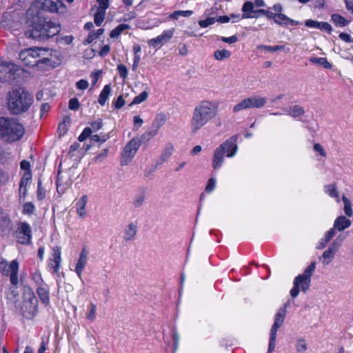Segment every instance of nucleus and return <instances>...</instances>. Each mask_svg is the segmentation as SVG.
I'll return each instance as SVG.
<instances>
[{
	"label": "nucleus",
	"instance_id": "nucleus-18",
	"mask_svg": "<svg viewBox=\"0 0 353 353\" xmlns=\"http://www.w3.org/2000/svg\"><path fill=\"white\" fill-rule=\"evenodd\" d=\"M88 254L89 252L86 247H83L81 250L79 258L77 260L75 267V272L77 274L79 278L81 277L82 272L87 264Z\"/></svg>",
	"mask_w": 353,
	"mask_h": 353
},
{
	"label": "nucleus",
	"instance_id": "nucleus-51",
	"mask_svg": "<svg viewBox=\"0 0 353 353\" xmlns=\"http://www.w3.org/2000/svg\"><path fill=\"white\" fill-rule=\"evenodd\" d=\"M92 129L91 128H85L81 134L79 136L78 140L81 142L85 141L88 137L91 136Z\"/></svg>",
	"mask_w": 353,
	"mask_h": 353
},
{
	"label": "nucleus",
	"instance_id": "nucleus-64",
	"mask_svg": "<svg viewBox=\"0 0 353 353\" xmlns=\"http://www.w3.org/2000/svg\"><path fill=\"white\" fill-rule=\"evenodd\" d=\"M221 41L227 43H234L238 41V38L236 35L231 36L230 37H221Z\"/></svg>",
	"mask_w": 353,
	"mask_h": 353
},
{
	"label": "nucleus",
	"instance_id": "nucleus-33",
	"mask_svg": "<svg viewBox=\"0 0 353 353\" xmlns=\"http://www.w3.org/2000/svg\"><path fill=\"white\" fill-rule=\"evenodd\" d=\"M310 61L312 63L323 66L324 68L330 69L332 64L325 57H311Z\"/></svg>",
	"mask_w": 353,
	"mask_h": 353
},
{
	"label": "nucleus",
	"instance_id": "nucleus-13",
	"mask_svg": "<svg viewBox=\"0 0 353 353\" xmlns=\"http://www.w3.org/2000/svg\"><path fill=\"white\" fill-rule=\"evenodd\" d=\"M32 230L30 225L26 222L19 223L16 231V238L17 241L23 245H28L30 243Z\"/></svg>",
	"mask_w": 353,
	"mask_h": 353
},
{
	"label": "nucleus",
	"instance_id": "nucleus-17",
	"mask_svg": "<svg viewBox=\"0 0 353 353\" xmlns=\"http://www.w3.org/2000/svg\"><path fill=\"white\" fill-rule=\"evenodd\" d=\"M174 32V29L165 30L161 35L149 40L148 44L157 47L159 45L165 43L173 37Z\"/></svg>",
	"mask_w": 353,
	"mask_h": 353
},
{
	"label": "nucleus",
	"instance_id": "nucleus-20",
	"mask_svg": "<svg viewBox=\"0 0 353 353\" xmlns=\"http://www.w3.org/2000/svg\"><path fill=\"white\" fill-rule=\"evenodd\" d=\"M137 223L135 222H132L128 224L124 229L123 231V240L125 241H132L137 233Z\"/></svg>",
	"mask_w": 353,
	"mask_h": 353
},
{
	"label": "nucleus",
	"instance_id": "nucleus-10",
	"mask_svg": "<svg viewBox=\"0 0 353 353\" xmlns=\"http://www.w3.org/2000/svg\"><path fill=\"white\" fill-rule=\"evenodd\" d=\"M0 272L7 276H10V283L17 285L18 284L19 263L17 260L8 262L5 259L0 261Z\"/></svg>",
	"mask_w": 353,
	"mask_h": 353
},
{
	"label": "nucleus",
	"instance_id": "nucleus-58",
	"mask_svg": "<svg viewBox=\"0 0 353 353\" xmlns=\"http://www.w3.org/2000/svg\"><path fill=\"white\" fill-rule=\"evenodd\" d=\"M113 105L116 109H120L125 105V101L122 95H120L115 101L113 102Z\"/></svg>",
	"mask_w": 353,
	"mask_h": 353
},
{
	"label": "nucleus",
	"instance_id": "nucleus-61",
	"mask_svg": "<svg viewBox=\"0 0 353 353\" xmlns=\"http://www.w3.org/2000/svg\"><path fill=\"white\" fill-rule=\"evenodd\" d=\"M319 29L321 30H324L328 33H330L332 30L331 25L327 22H320Z\"/></svg>",
	"mask_w": 353,
	"mask_h": 353
},
{
	"label": "nucleus",
	"instance_id": "nucleus-12",
	"mask_svg": "<svg viewBox=\"0 0 353 353\" xmlns=\"http://www.w3.org/2000/svg\"><path fill=\"white\" fill-rule=\"evenodd\" d=\"M166 121L167 117L164 113L160 112L157 114L151 125L150 130L143 134L142 139L148 141L157 135L159 129L165 123Z\"/></svg>",
	"mask_w": 353,
	"mask_h": 353
},
{
	"label": "nucleus",
	"instance_id": "nucleus-5",
	"mask_svg": "<svg viewBox=\"0 0 353 353\" xmlns=\"http://www.w3.org/2000/svg\"><path fill=\"white\" fill-rule=\"evenodd\" d=\"M50 54L48 48H26L19 53V59L22 63L28 67H33L40 63H47L50 61L48 57Z\"/></svg>",
	"mask_w": 353,
	"mask_h": 353
},
{
	"label": "nucleus",
	"instance_id": "nucleus-25",
	"mask_svg": "<svg viewBox=\"0 0 353 353\" xmlns=\"http://www.w3.org/2000/svg\"><path fill=\"white\" fill-rule=\"evenodd\" d=\"M87 202L88 196L86 195H83L76 203L77 213L81 219H84L87 215V212L85 208Z\"/></svg>",
	"mask_w": 353,
	"mask_h": 353
},
{
	"label": "nucleus",
	"instance_id": "nucleus-45",
	"mask_svg": "<svg viewBox=\"0 0 353 353\" xmlns=\"http://www.w3.org/2000/svg\"><path fill=\"white\" fill-rule=\"evenodd\" d=\"M105 12L103 10H98L94 14V21L97 26H99L104 20Z\"/></svg>",
	"mask_w": 353,
	"mask_h": 353
},
{
	"label": "nucleus",
	"instance_id": "nucleus-21",
	"mask_svg": "<svg viewBox=\"0 0 353 353\" xmlns=\"http://www.w3.org/2000/svg\"><path fill=\"white\" fill-rule=\"evenodd\" d=\"M225 153L219 146L215 150L212 158V166L214 170L220 168L224 161Z\"/></svg>",
	"mask_w": 353,
	"mask_h": 353
},
{
	"label": "nucleus",
	"instance_id": "nucleus-15",
	"mask_svg": "<svg viewBox=\"0 0 353 353\" xmlns=\"http://www.w3.org/2000/svg\"><path fill=\"white\" fill-rule=\"evenodd\" d=\"M41 2V8L50 12H62L65 8L64 4L61 0H36Z\"/></svg>",
	"mask_w": 353,
	"mask_h": 353
},
{
	"label": "nucleus",
	"instance_id": "nucleus-50",
	"mask_svg": "<svg viewBox=\"0 0 353 353\" xmlns=\"http://www.w3.org/2000/svg\"><path fill=\"white\" fill-rule=\"evenodd\" d=\"M276 334L270 332V342H269V346H268V353H271L272 351H274L276 345Z\"/></svg>",
	"mask_w": 353,
	"mask_h": 353
},
{
	"label": "nucleus",
	"instance_id": "nucleus-43",
	"mask_svg": "<svg viewBox=\"0 0 353 353\" xmlns=\"http://www.w3.org/2000/svg\"><path fill=\"white\" fill-rule=\"evenodd\" d=\"M256 48L259 50H263L265 51L273 52H276L277 50H283L285 47H284V46H265V45H259Z\"/></svg>",
	"mask_w": 353,
	"mask_h": 353
},
{
	"label": "nucleus",
	"instance_id": "nucleus-4",
	"mask_svg": "<svg viewBox=\"0 0 353 353\" xmlns=\"http://www.w3.org/2000/svg\"><path fill=\"white\" fill-rule=\"evenodd\" d=\"M8 108L14 114L26 112L32 103V98L27 92L14 89L8 93Z\"/></svg>",
	"mask_w": 353,
	"mask_h": 353
},
{
	"label": "nucleus",
	"instance_id": "nucleus-24",
	"mask_svg": "<svg viewBox=\"0 0 353 353\" xmlns=\"http://www.w3.org/2000/svg\"><path fill=\"white\" fill-rule=\"evenodd\" d=\"M338 250L334 247H332V245H330L328 248L322 254L323 265H327L332 261Z\"/></svg>",
	"mask_w": 353,
	"mask_h": 353
},
{
	"label": "nucleus",
	"instance_id": "nucleus-28",
	"mask_svg": "<svg viewBox=\"0 0 353 353\" xmlns=\"http://www.w3.org/2000/svg\"><path fill=\"white\" fill-rule=\"evenodd\" d=\"M334 236L333 230H329L325 232L324 236L321 239L318 244L316 245V248L319 250H322L325 248L327 243L330 241V240Z\"/></svg>",
	"mask_w": 353,
	"mask_h": 353
},
{
	"label": "nucleus",
	"instance_id": "nucleus-27",
	"mask_svg": "<svg viewBox=\"0 0 353 353\" xmlns=\"http://www.w3.org/2000/svg\"><path fill=\"white\" fill-rule=\"evenodd\" d=\"M37 294L42 303L48 305L50 302L49 290L47 288L41 285L37 289Z\"/></svg>",
	"mask_w": 353,
	"mask_h": 353
},
{
	"label": "nucleus",
	"instance_id": "nucleus-49",
	"mask_svg": "<svg viewBox=\"0 0 353 353\" xmlns=\"http://www.w3.org/2000/svg\"><path fill=\"white\" fill-rule=\"evenodd\" d=\"M96 305L93 303L90 304V309L86 314V318L91 322L94 321L96 318Z\"/></svg>",
	"mask_w": 353,
	"mask_h": 353
},
{
	"label": "nucleus",
	"instance_id": "nucleus-48",
	"mask_svg": "<svg viewBox=\"0 0 353 353\" xmlns=\"http://www.w3.org/2000/svg\"><path fill=\"white\" fill-rule=\"evenodd\" d=\"M32 176L30 172H26L20 181L19 185L23 187H28L29 185Z\"/></svg>",
	"mask_w": 353,
	"mask_h": 353
},
{
	"label": "nucleus",
	"instance_id": "nucleus-55",
	"mask_svg": "<svg viewBox=\"0 0 353 353\" xmlns=\"http://www.w3.org/2000/svg\"><path fill=\"white\" fill-rule=\"evenodd\" d=\"M79 103L77 98L70 99L68 106L70 110H77L79 108Z\"/></svg>",
	"mask_w": 353,
	"mask_h": 353
},
{
	"label": "nucleus",
	"instance_id": "nucleus-63",
	"mask_svg": "<svg viewBox=\"0 0 353 353\" xmlns=\"http://www.w3.org/2000/svg\"><path fill=\"white\" fill-rule=\"evenodd\" d=\"M76 85L79 90H85L88 87V82L86 80L81 79L77 82Z\"/></svg>",
	"mask_w": 353,
	"mask_h": 353
},
{
	"label": "nucleus",
	"instance_id": "nucleus-2",
	"mask_svg": "<svg viewBox=\"0 0 353 353\" xmlns=\"http://www.w3.org/2000/svg\"><path fill=\"white\" fill-rule=\"evenodd\" d=\"M27 23L31 29L26 31V34L38 41L47 40L61 31L59 24L52 21H42L37 14H34L30 9L27 12Z\"/></svg>",
	"mask_w": 353,
	"mask_h": 353
},
{
	"label": "nucleus",
	"instance_id": "nucleus-56",
	"mask_svg": "<svg viewBox=\"0 0 353 353\" xmlns=\"http://www.w3.org/2000/svg\"><path fill=\"white\" fill-rule=\"evenodd\" d=\"M134 122V130H138L139 128L142 125L143 121V119L139 115H136L133 118Z\"/></svg>",
	"mask_w": 353,
	"mask_h": 353
},
{
	"label": "nucleus",
	"instance_id": "nucleus-34",
	"mask_svg": "<svg viewBox=\"0 0 353 353\" xmlns=\"http://www.w3.org/2000/svg\"><path fill=\"white\" fill-rule=\"evenodd\" d=\"M130 28V26L128 24H119L118 26H117L115 28H114L110 34V36L112 38H117L118 37L124 30H128Z\"/></svg>",
	"mask_w": 353,
	"mask_h": 353
},
{
	"label": "nucleus",
	"instance_id": "nucleus-54",
	"mask_svg": "<svg viewBox=\"0 0 353 353\" xmlns=\"http://www.w3.org/2000/svg\"><path fill=\"white\" fill-rule=\"evenodd\" d=\"M92 131H98L103 127L102 119H98L97 121L90 123Z\"/></svg>",
	"mask_w": 353,
	"mask_h": 353
},
{
	"label": "nucleus",
	"instance_id": "nucleus-22",
	"mask_svg": "<svg viewBox=\"0 0 353 353\" xmlns=\"http://www.w3.org/2000/svg\"><path fill=\"white\" fill-rule=\"evenodd\" d=\"M254 6L251 1L245 2L242 7V19L258 18L259 15L254 14Z\"/></svg>",
	"mask_w": 353,
	"mask_h": 353
},
{
	"label": "nucleus",
	"instance_id": "nucleus-47",
	"mask_svg": "<svg viewBox=\"0 0 353 353\" xmlns=\"http://www.w3.org/2000/svg\"><path fill=\"white\" fill-rule=\"evenodd\" d=\"M35 210L34 205L31 202L25 203L23 207V213L25 214H32Z\"/></svg>",
	"mask_w": 353,
	"mask_h": 353
},
{
	"label": "nucleus",
	"instance_id": "nucleus-42",
	"mask_svg": "<svg viewBox=\"0 0 353 353\" xmlns=\"http://www.w3.org/2000/svg\"><path fill=\"white\" fill-rule=\"evenodd\" d=\"M148 97V93L146 91H143L140 93L138 96L135 97L130 104V106H132L135 104H139L143 101H145Z\"/></svg>",
	"mask_w": 353,
	"mask_h": 353
},
{
	"label": "nucleus",
	"instance_id": "nucleus-19",
	"mask_svg": "<svg viewBox=\"0 0 353 353\" xmlns=\"http://www.w3.org/2000/svg\"><path fill=\"white\" fill-rule=\"evenodd\" d=\"M288 305V303H285L283 307H281L277 313L275 315L274 317V323L271 328L270 332L272 333H277L278 329L283 324L285 316L286 314V308Z\"/></svg>",
	"mask_w": 353,
	"mask_h": 353
},
{
	"label": "nucleus",
	"instance_id": "nucleus-30",
	"mask_svg": "<svg viewBox=\"0 0 353 353\" xmlns=\"http://www.w3.org/2000/svg\"><path fill=\"white\" fill-rule=\"evenodd\" d=\"M145 200V193L144 191H140L136 194L133 198L132 205L135 208H141Z\"/></svg>",
	"mask_w": 353,
	"mask_h": 353
},
{
	"label": "nucleus",
	"instance_id": "nucleus-26",
	"mask_svg": "<svg viewBox=\"0 0 353 353\" xmlns=\"http://www.w3.org/2000/svg\"><path fill=\"white\" fill-rule=\"evenodd\" d=\"M275 23L285 26L288 25L296 26L299 23V21H294L282 13H276Z\"/></svg>",
	"mask_w": 353,
	"mask_h": 353
},
{
	"label": "nucleus",
	"instance_id": "nucleus-38",
	"mask_svg": "<svg viewBox=\"0 0 353 353\" xmlns=\"http://www.w3.org/2000/svg\"><path fill=\"white\" fill-rule=\"evenodd\" d=\"M104 32V29L99 28L96 32H91L86 40L83 41L84 45L90 44L91 43L94 39H97L99 36L103 34Z\"/></svg>",
	"mask_w": 353,
	"mask_h": 353
},
{
	"label": "nucleus",
	"instance_id": "nucleus-37",
	"mask_svg": "<svg viewBox=\"0 0 353 353\" xmlns=\"http://www.w3.org/2000/svg\"><path fill=\"white\" fill-rule=\"evenodd\" d=\"M342 201L344 204L343 210L346 216L351 217L353 215L351 201L344 195L342 196Z\"/></svg>",
	"mask_w": 353,
	"mask_h": 353
},
{
	"label": "nucleus",
	"instance_id": "nucleus-31",
	"mask_svg": "<svg viewBox=\"0 0 353 353\" xmlns=\"http://www.w3.org/2000/svg\"><path fill=\"white\" fill-rule=\"evenodd\" d=\"M111 92V87L110 85H105L101 90L98 99L99 103L101 105H104Z\"/></svg>",
	"mask_w": 353,
	"mask_h": 353
},
{
	"label": "nucleus",
	"instance_id": "nucleus-32",
	"mask_svg": "<svg viewBox=\"0 0 353 353\" xmlns=\"http://www.w3.org/2000/svg\"><path fill=\"white\" fill-rule=\"evenodd\" d=\"M325 192L331 197L335 198L337 202L340 201L339 194L336 184H329L324 186Z\"/></svg>",
	"mask_w": 353,
	"mask_h": 353
},
{
	"label": "nucleus",
	"instance_id": "nucleus-40",
	"mask_svg": "<svg viewBox=\"0 0 353 353\" xmlns=\"http://www.w3.org/2000/svg\"><path fill=\"white\" fill-rule=\"evenodd\" d=\"M332 20L336 26H339L340 27H344L348 23L347 21L343 17L337 14L332 15Z\"/></svg>",
	"mask_w": 353,
	"mask_h": 353
},
{
	"label": "nucleus",
	"instance_id": "nucleus-52",
	"mask_svg": "<svg viewBox=\"0 0 353 353\" xmlns=\"http://www.w3.org/2000/svg\"><path fill=\"white\" fill-rule=\"evenodd\" d=\"M117 70L120 77L125 80L128 77V69L125 65L119 64L117 65Z\"/></svg>",
	"mask_w": 353,
	"mask_h": 353
},
{
	"label": "nucleus",
	"instance_id": "nucleus-46",
	"mask_svg": "<svg viewBox=\"0 0 353 353\" xmlns=\"http://www.w3.org/2000/svg\"><path fill=\"white\" fill-rule=\"evenodd\" d=\"M45 197H46V190L41 186V181L39 179L38 181V185H37V198L38 200L42 201L45 199Z\"/></svg>",
	"mask_w": 353,
	"mask_h": 353
},
{
	"label": "nucleus",
	"instance_id": "nucleus-35",
	"mask_svg": "<svg viewBox=\"0 0 353 353\" xmlns=\"http://www.w3.org/2000/svg\"><path fill=\"white\" fill-rule=\"evenodd\" d=\"M173 152V146L168 145L167 146L163 151L162 152L161 157L159 158V164H162L163 162L166 161L172 155Z\"/></svg>",
	"mask_w": 353,
	"mask_h": 353
},
{
	"label": "nucleus",
	"instance_id": "nucleus-62",
	"mask_svg": "<svg viewBox=\"0 0 353 353\" xmlns=\"http://www.w3.org/2000/svg\"><path fill=\"white\" fill-rule=\"evenodd\" d=\"M99 4V7L97 8L98 10H103L105 12V10L109 6V0H97Z\"/></svg>",
	"mask_w": 353,
	"mask_h": 353
},
{
	"label": "nucleus",
	"instance_id": "nucleus-57",
	"mask_svg": "<svg viewBox=\"0 0 353 353\" xmlns=\"http://www.w3.org/2000/svg\"><path fill=\"white\" fill-rule=\"evenodd\" d=\"M216 185V179L214 178H210L208 181L207 185L205 187V191L210 192H212L214 188Z\"/></svg>",
	"mask_w": 353,
	"mask_h": 353
},
{
	"label": "nucleus",
	"instance_id": "nucleus-7",
	"mask_svg": "<svg viewBox=\"0 0 353 353\" xmlns=\"http://www.w3.org/2000/svg\"><path fill=\"white\" fill-rule=\"evenodd\" d=\"M21 313L26 319L33 318L38 310V300L34 292L28 288L23 293V300L21 307Z\"/></svg>",
	"mask_w": 353,
	"mask_h": 353
},
{
	"label": "nucleus",
	"instance_id": "nucleus-44",
	"mask_svg": "<svg viewBox=\"0 0 353 353\" xmlns=\"http://www.w3.org/2000/svg\"><path fill=\"white\" fill-rule=\"evenodd\" d=\"M296 350L297 352H305L307 350V345L303 339H299L296 343Z\"/></svg>",
	"mask_w": 353,
	"mask_h": 353
},
{
	"label": "nucleus",
	"instance_id": "nucleus-1",
	"mask_svg": "<svg viewBox=\"0 0 353 353\" xmlns=\"http://www.w3.org/2000/svg\"><path fill=\"white\" fill-rule=\"evenodd\" d=\"M219 104L216 101L202 100L194 106L190 122L192 134L197 133L203 127L214 120L219 112Z\"/></svg>",
	"mask_w": 353,
	"mask_h": 353
},
{
	"label": "nucleus",
	"instance_id": "nucleus-8",
	"mask_svg": "<svg viewBox=\"0 0 353 353\" xmlns=\"http://www.w3.org/2000/svg\"><path fill=\"white\" fill-rule=\"evenodd\" d=\"M267 101L268 99L266 97L258 94H253L240 101L233 107L232 111L234 113H236L247 109H259L265 106Z\"/></svg>",
	"mask_w": 353,
	"mask_h": 353
},
{
	"label": "nucleus",
	"instance_id": "nucleus-29",
	"mask_svg": "<svg viewBox=\"0 0 353 353\" xmlns=\"http://www.w3.org/2000/svg\"><path fill=\"white\" fill-rule=\"evenodd\" d=\"M304 108L299 105L290 106L288 110V114L294 119H299L305 114Z\"/></svg>",
	"mask_w": 353,
	"mask_h": 353
},
{
	"label": "nucleus",
	"instance_id": "nucleus-23",
	"mask_svg": "<svg viewBox=\"0 0 353 353\" xmlns=\"http://www.w3.org/2000/svg\"><path fill=\"white\" fill-rule=\"evenodd\" d=\"M52 263H50V265L52 268H53L54 272H57L60 268V264L61 261V247L56 246L53 249Z\"/></svg>",
	"mask_w": 353,
	"mask_h": 353
},
{
	"label": "nucleus",
	"instance_id": "nucleus-36",
	"mask_svg": "<svg viewBox=\"0 0 353 353\" xmlns=\"http://www.w3.org/2000/svg\"><path fill=\"white\" fill-rule=\"evenodd\" d=\"M231 56V52L227 50H217L214 52V57L217 61H223L228 59Z\"/></svg>",
	"mask_w": 353,
	"mask_h": 353
},
{
	"label": "nucleus",
	"instance_id": "nucleus-39",
	"mask_svg": "<svg viewBox=\"0 0 353 353\" xmlns=\"http://www.w3.org/2000/svg\"><path fill=\"white\" fill-rule=\"evenodd\" d=\"M193 14L192 10H176L170 15V18L177 20L179 17H188Z\"/></svg>",
	"mask_w": 353,
	"mask_h": 353
},
{
	"label": "nucleus",
	"instance_id": "nucleus-59",
	"mask_svg": "<svg viewBox=\"0 0 353 353\" xmlns=\"http://www.w3.org/2000/svg\"><path fill=\"white\" fill-rule=\"evenodd\" d=\"M319 24H320V22L315 21V20H312V19L306 20L305 22V25L307 27L312 28L319 29Z\"/></svg>",
	"mask_w": 353,
	"mask_h": 353
},
{
	"label": "nucleus",
	"instance_id": "nucleus-53",
	"mask_svg": "<svg viewBox=\"0 0 353 353\" xmlns=\"http://www.w3.org/2000/svg\"><path fill=\"white\" fill-rule=\"evenodd\" d=\"M216 21V19L214 17H209L205 20H201L199 21V24L201 28H207L209 26L214 23Z\"/></svg>",
	"mask_w": 353,
	"mask_h": 353
},
{
	"label": "nucleus",
	"instance_id": "nucleus-11",
	"mask_svg": "<svg viewBox=\"0 0 353 353\" xmlns=\"http://www.w3.org/2000/svg\"><path fill=\"white\" fill-rule=\"evenodd\" d=\"M19 68L14 63L0 59V83H10L15 79Z\"/></svg>",
	"mask_w": 353,
	"mask_h": 353
},
{
	"label": "nucleus",
	"instance_id": "nucleus-9",
	"mask_svg": "<svg viewBox=\"0 0 353 353\" xmlns=\"http://www.w3.org/2000/svg\"><path fill=\"white\" fill-rule=\"evenodd\" d=\"M142 137H135L131 139L124 147L121 156V165H127L134 157L137 152L141 142L145 141Z\"/></svg>",
	"mask_w": 353,
	"mask_h": 353
},
{
	"label": "nucleus",
	"instance_id": "nucleus-60",
	"mask_svg": "<svg viewBox=\"0 0 353 353\" xmlns=\"http://www.w3.org/2000/svg\"><path fill=\"white\" fill-rule=\"evenodd\" d=\"M92 141L95 142H105L108 139V137L105 134L99 136V134L92 135L90 137Z\"/></svg>",
	"mask_w": 353,
	"mask_h": 353
},
{
	"label": "nucleus",
	"instance_id": "nucleus-16",
	"mask_svg": "<svg viewBox=\"0 0 353 353\" xmlns=\"http://www.w3.org/2000/svg\"><path fill=\"white\" fill-rule=\"evenodd\" d=\"M351 225L352 221L347 216L341 215L334 220L333 228L330 230H333L334 235L335 236L336 231L343 232L349 228Z\"/></svg>",
	"mask_w": 353,
	"mask_h": 353
},
{
	"label": "nucleus",
	"instance_id": "nucleus-3",
	"mask_svg": "<svg viewBox=\"0 0 353 353\" xmlns=\"http://www.w3.org/2000/svg\"><path fill=\"white\" fill-rule=\"evenodd\" d=\"M25 133V128L15 119L0 117V137L8 142L20 140Z\"/></svg>",
	"mask_w": 353,
	"mask_h": 353
},
{
	"label": "nucleus",
	"instance_id": "nucleus-14",
	"mask_svg": "<svg viewBox=\"0 0 353 353\" xmlns=\"http://www.w3.org/2000/svg\"><path fill=\"white\" fill-rule=\"evenodd\" d=\"M236 141L237 136L234 135L219 145L220 148L225 153L226 157H232L236 154L238 149Z\"/></svg>",
	"mask_w": 353,
	"mask_h": 353
},
{
	"label": "nucleus",
	"instance_id": "nucleus-6",
	"mask_svg": "<svg viewBox=\"0 0 353 353\" xmlns=\"http://www.w3.org/2000/svg\"><path fill=\"white\" fill-rule=\"evenodd\" d=\"M316 263L312 262L305 270L302 274L296 276L294 280V286L290 290V295L295 298L299 295L300 288L303 292H305L310 288L311 283V276L315 270Z\"/></svg>",
	"mask_w": 353,
	"mask_h": 353
},
{
	"label": "nucleus",
	"instance_id": "nucleus-41",
	"mask_svg": "<svg viewBox=\"0 0 353 353\" xmlns=\"http://www.w3.org/2000/svg\"><path fill=\"white\" fill-rule=\"evenodd\" d=\"M345 238L346 235L343 233H341L336 236V238L333 241V242L330 245H332V247H334L337 250H339Z\"/></svg>",
	"mask_w": 353,
	"mask_h": 353
}]
</instances>
